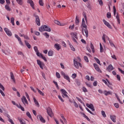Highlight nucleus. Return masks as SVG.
<instances>
[{
    "label": "nucleus",
    "instance_id": "1",
    "mask_svg": "<svg viewBox=\"0 0 124 124\" xmlns=\"http://www.w3.org/2000/svg\"><path fill=\"white\" fill-rule=\"evenodd\" d=\"M39 31L43 32V31H48V32H51V29L47 25H43L39 28Z\"/></svg>",
    "mask_w": 124,
    "mask_h": 124
},
{
    "label": "nucleus",
    "instance_id": "2",
    "mask_svg": "<svg viewBox=\"0 0 124 124\" xmlns=\"http://www.w3.org/2000/svg\"><path fill=\"white\" fill-rule=\"evenodd\" d=\"M82 26L84 29H85L84 30V32L86 34V37H88V36H89V31H88V29H87L88 27L87 26V25H86V22H85V19L84 18H82Z\"/></svg>",
    "mask_w": 124,
    "mask_h": 124
},
{
    "label": "nucleus",
    "instance_id": "3",
    "mask_svg": "<svg viewBox=\"0 0 124 124\" xmlns=\"http://www.w3.org/2000/svg\"><path fill=\"white\" fill-rule=\"evenodd\" d=\"M46 112L49 117H51V118H53V117H54V113H53V111H52V108H46Z\"/></svg>",
    "mask_w": 124,
    "mask_h": 124
},
{
    "label": "nucleus",
    "instance_id": "4",
    "mask_svg": "<svg viewBox=\"0 0 124 124\" xmlns=\"http://www.w3.org/2000/svg\"><path fill=\"white\" fill-rule=\"evenodd\" d=\"M61 75L63 77L64 79H65V80H67L70 83V78H69V76L68 75H66L65 73H64L63 71L61 72Z\"/></svg>",
    "mask_w": 124,
    "mask_h": 124
},
{
    "label": "nucleus",
    "instance_id": "5",
    "mask_svg": "<svg viewBox=\"0 0 124 124\" xmlns=\"http://www.w3.org/2000/svg\"><path fill=\"white\" fill-rule=\"evenodd\" d=\"M21 101L25 106L26 105H29L28 100H27V98L25 96H23V97L21 98Z\"/></svg>",
    "mask_w": 124,
    "mask_h": 124
},
{
    "label": "nucleus",
    "instance_id": "6",
    "mask_svg": "<svg viewBox=\"0 0 124 124\" xmlns=\"http://www.w3.org/2000/svg\"><path fill=\"white\" fill-rule=\"evenodd\" d=\"M33 16L34 17H35V22L37 26H40V19H39V16H36L35 14L33 15Z\"/></svg>",
    "mask_w": 124,
    "mask_h": 124
},
{
    "label": "nucleus",
    "instance_id": "7",
    "mask_svg": "<svg viewBox=\"0 0 124 124\" xmlns=\"http://www.w3.org/2000/svg\"><path fill=\"white\" fill-rule=\"evenodd\" d=\"M37 64L39 65L40 68H41V69H44L43 67L44 66V65H45L44 63L40 61V60H37Z\"/></svg>",
    "mask_w": 124,
    "mask_h": 124
},
{
    "label": "nucleus",
    "instance_id": "8",
    "mask_svg": "<svg viewBox=\"0 0 124 124\" xmlns=\"http://www.w3.org/2000/svg\"><path fill=\"white\" fill-rule=\"evenodd\" d=\"M93 65L95 68V69L98 72H99L100 73H102V71L100 69V68L98 66L97 64L96 63H93Z\"/></svg>",
    "mask_w": 124,
    "mask_h": 124
},
{
    "label": "nucleus",
    "instance_id": "9",
    "mask_svg": "<svg viewBox=\"0 0 124 124\" xmlns=\"http://www.w3.org/2000/svg\"><path fill=\"white\" fill-rule=\"evenodd\" d=\"M4 31L8 36H12V32L8 29L5 28H4Z\"/></svg>",
    "mask_w": 124,
    "mask_h": 124
},
{
    "label": "nucleus",
    "instance_id": "10",
    "mask_svg": "<svg viewBox=\"0 0 124 124\" xmlns=\"http://www.w3.org/2000/svg\"><path fill=\"white\" fill-rule=\"evenodd\" d=\"M103 22L104 25H105V26L108 27V29H110V30H112V26H111V25L109 23H108V22H107L105 19H103Z\"/></svg>",
    "mask_w": 124,
    "mask_h": 124
},
{
    "label": "nucleus",
    "instance_id": "11",
    "mask_svg": "<svg viewBox=\"0 0 124 124\" xmlns=\"http://www.w3.org/2000/svg\"><path fill=\"white\" fill-rule=\"evenodd\" d=\"M15 36L16 38H17V40L19 41V44L21 45V46H23L24 45L23 44V42H22V39H21V38L18 36L17 34H15Z\"/></svg>",
    "mask_w": 124,
    "mask_h": 124
},
{
    "label": "nucleus",
    "instance_id": "12",
    "mask_svg": "<svg viewBox=\"0 0 124 124\" xmlns=\"http://www.w3.org/2000/svg\"><path fill=\"white\" fill-rule=\"evenodd\" d=\"M61 92L63 94V97H64V96H65V97H68V95H67V92L66 91H65V90L62 89L61 90Z\"/></svg>",
    "mask_w": 124,
    "mask_h": 124
},
{
    "label": "nucleus",
    "instance_id": "13",
    "mask_svg": "<svg viewBox=\"0 0 124 124\" xmlns=\"http://www.w3.org/2000/svg\"><path fill=\"white\" fill-rule=\"evenodd\" d=\"M37 119H38V120L40 119V121H41V122L42 123H43L44 124H45V123H46V120H45V119H44V118H43L42 116H41L40 115H37Z\"/></svg>",
    "mask_w": 124,
    "mask_h": 124
},
{
    "label": "nucleus",
    "instance_id": "14",
    "mask_svg": "<svg viewBox=\"0 0 124 124\" xmlns=\"http://www.w3.org/2000/svg\"><path fill=\"white\" fill-rule=\"evenodd\" d=\"M27 3H30L31 7H32V8L33 9H34V3H33V1H32V0H27Z\"/></svg>",
    "mask_w": 124,
    "mask_h": 124
},
{
    "label": "nucleus",
    "instance_id": "15",
    "mask_svg": "<svg viewBox=\"0 0 124 124\" xmlns=\"http://www.w3.org/2000/svg\"><path fill=\"white\" fill-rule=\"evenodd\" d=\"M87 107H88V108H90V109H91L92 111H95L94 107H93V105L91 104H86Z\"/></svg>",
    "mask_w": 124,
    "mask_h": 124
},
{
    "label": "nucleus",
    "instance_id": "16",
    "mask_svg": "<svg viewBox=\"0 0 124 124\" xmlns=\"http://www.w3.org/2000/svg\"><path fill=\"white\" fill-rule=\"evenodd\" d=\"M54 47L55 48V49H56L57 51H60V50L62 49V46L59 44H55L54 45Z\"/></svg>",
    "mask_w": 124,
    "mask_h": 124
},
{
    "label": "nucleus",
    "instance_id": "17",
    "mask_svg": "<svg viewBox=\"0 0 124 124\" xmlns=\"http://www.w3.org/2000/svg\"><path fill=\"white\" fill-rule=\"evenodd\" d=\"M79 62L76 61V59H74V63L76 68H77V69L79 68Z\"/></svg>",
    "mask_w": 124,
    "mask_h": 124
},
{
    "label": "nucleus",
    "instance_id": "18",
    "mask_svg": "<svg viewBox=\"0 0 124 124\" xmlns=\"http://www.w3.org/2000/svg\"><path fill=\"white\" fill-rule=\"evenodd\" d=\"M34 50L36 53V55L38 57H40V52L38 51V48H37V46H34Z\"/></svg>",
    "mask_w": 124,
    "mask_h": 124
},
{
    "label": "nucleus",
    "instance_id": "19",
    "mask_svg": "<svg viewBox=\"0 0 124 124\" xmlns=\"http://www.w3.org/2000/svg\"><path fill=\"white\" fill-rule=\"evenodd\" d=\"M110 119L113 123H116V115H113L110 116Z\"/></svg>",
    "mask_w": 124,
    "mask_h": 124
},
{
    "label": "nucleus",
    "instance_id": "20",
    "mask_svg": "<svg viewBox=\"0 0 124 124\" xmlns=\"http://www.w3.org/2000/svg\"><path fill=\"white\" fill-rule=\"evenodd\" d=\"M33 101H34L36 106H37V107H39V106H40L39 103H38L37 100H36V99L35 98V97H34L33 98Z\"/></svg>",
    "mask_w": 124,
    "mask_h": 124
},
{
    "label": "nucleus",
    "instance_id": "21",
    "mask_svg": "<svg viewBox=\"0 0 124 124\" xmlns=\"http://www.w3.org/2000/svg\"><path fill=\"white\" fill-rule=\"evenodd\" d=\"M104 93L105 94V95H109V94H112V92L111 91H108L106 90H105L104 91Z\"/></svg>",
    "mask_w": 124,
    "mask_h": 124
},
{
    "label": "nucleus",
    "instance_id": "22",
    "mask_svg": "<svg viewBox=\"0 0 124 124\" xmlns=\"http://www.w3.org/2000/svg\"><path fill=\"white\" fill-rule=\"evenodd\" d=\"M108 71H112L114 68L113 67V65L112 64H109L107 68Z\"/></svg>",
    "mask_w": 124,
    "mask_h": 124
},
{
    "label": "nucleus",
    "instance_id": "23",
    "mask_svg": "<svg viewBox=\"0 0 124 124\" xmlns=\"http://www.w3.org/2000/svg\"><path fill=\"white\" fill-rule=\"evenodd\" d=\"M10 74H11V78L12 80H13L14 83H15L16 82L15 78H14V75L13 74V73L11 72Z\"/></svg>",
    "mask_w": 124,
    "mask_h": 124
},
{
    "label": "nucleus",
    "instance_id": "24",
    "mask_svg": "<svg viewBox=\"0 0 124 124\" xmlns=\"http://www.w3.org/2000/svg\"><path fill=\"white\" fill-rule=\"evenodd\" d=\"M18 121L20 122V124H27L26 123V121H25V120L22 119L18 118Z\"/></svg>",
    "mask_w": 124,
    "mask_h": 124
},
{
    "label": "nucleus",
    "instance_id": "25",
    "mask_svg": "<svg viewBox=\"0 0 124 124\" xmlns=\"http://www.w3.org/2000/svg\"><path fill=\"white\" fill-rule=\"evenodd\" d=\"M25 45L28 47V49H31V46L30 45V44L27 42V41H25Z\"/></svg>",
    "mask_w": 124,
    "mask_h": 124
},
{
    "label": "nucleus",
    "instance_id": "26",
    "mask_svg": "<svg viewBox=\"0 0 124 124\" xmlns=\"http://www.w3.org/2000/svg\"><path fill=\"white\" fill-rule=\"evenodd\" d=\"M116 18L117 19V22L118 23L119 25H120V24H121V20H120V16H119V15H118V14H117V16H116Z\"/></svg>",
    "mask_w": 124,
    "mask_h": 124
},
{
    "label": "nucleus",
    "instance_id": "27",
    "mask_svg": "<svg viewBox=\"0 0 124 124\" xmlns=\"http://www.w3.org/2000/svg\"><path fill=\"white\" fill-rule=\"evenodd\" d=\"M40 57H41V59H43V60H44L45 62H47V59H46V57H45V56H44L43 54H42V53L40 54Z\"/></svg>",
    "mask_w": 124,
    "mask_h": 124
},
{
    "label": "nucleus",
    "instance_id": "28",
    "mask_svg": "<svg viewBox=\"0 0 124 124\" xmlns=\"http://www.w3.org/2000/svg\"><path fill=\"white\" fill-rule=\"evenodd\" d=\"M54 54V52L53 51V50H49L48 52V56H50V57H52L53 56Z\"/></svg>",
    "mask_w": 124,
    "mask_h": 124
},
{
    "label": "nucleus",
    "instance_id": "29",
    "mask_svg": "<svg viewBox=\"0 0 124 124\" xmlns=\"http://www.w3.org/2000/svg\"><path fill=\"white\" fill-rule=\"evenodd\" d=\"M16 106L18 107V108H19V109H21L22 111H25V108H24V107H22L21 105L16 104Z\"/></svg>",
    "mask_w": 124,
    "mask_h": 124
},
{
    "label": "nucleus",
    "instance_id": "30",
    "mask_svg": "<svg viewBox=\"0 0 124 124\" xmlns=\"http://www.w3.org/2000/svg\"><path fill=\"white\" fill-rule=\"evenodd\" d=\"M69 46L70 47L71 50L73 51L74 52H75V51H76L75 47H74V46H72L71 44H70V43L69 44Z\"/></svg>",
    "mask_w": 124,
    "mask_h": 124
},
{
    "label": "nucleus",
    "instance_id": "31",
    "mask_svg": "<svg viewBox=\"0 0 124 124\" xmlns=\"http://www.w3.org/2000/svg\"><path fill=\"white\" fill-rule=\"evenodd\" d=\"M76 25H79V23H80V20H79V18H78V16L76 17Z\"/></svg>",
    "mask_w": 124,
    "mask_h": 124
},
{
    "label": "nucleus",
    "instance_id": "32",
    "mask_svg": "<svg viewBox=\"0 0 124 124\" xmlns=\"http://www.w3.org/2000/svg\"><path fill=\"white\" fill-rule=\"evenodd\" d=\"M106 37H108V36H106V35H105V34H104L102 36V39L105 43H106Z\"/></svg>",
    "mask_w": 124,
    "mask_h": 124
},
{
    "label": "nucleus",
    "instance_id": "33",
    "mask_svg": "<svg viewBox=\"0 0 124 124\" xmlns=\"http://www.w3.org/2000/svg\"><path fill=\"white\" fill-rule=\"evenodd\" d=\"M94 60L96 61V62L98 63V64H99L100 65H101V64H100V61L99 60V59H98L96 57H94Z\"/></svg>",
    "mask_w": 124,
    "mask_h": 124
},
{
    "label": "nucleus",
    "instance_id": "34",
    "mask_svg": "<svg viewBox=\"0 0 124 124\" xmlns=\"http://www.w3.org/2000/svg\"><path fill=\"white\" fill-rule=\"evenodd\" d=\"M37 91H38V92L41 95L44 96V93H43L41 91H40V90H39L38 88H37Z\"/></svg>",
    "mask_w": 124,
    "mask_h": 124
},
{
    "label": "nucleus",
    "instance_id": "35",
    "mask_svg": "<svg viewBox=\"0 0 124 124\" xmlns=\"http://www.w3.org/2000/svg\"><path fill=\"white\" fill-rule=\"evenodd\" d=\"M71 35H72V36H74V37H75V38H77V33H74V32H71L70 33Z\"/></svg>",
    "mask_w": 124,
    "mask_h": 124
},
{
    "label": "nucleus",
    "instance_id": "36",
    "mask_svg": "<svg viewBox=\"0 0 124 124\" xmlns=\"http://www.w3.org/2000/svg\"><path fill=\"white\" fill-rule=\"evenodd\" d=\"M91 48L92 50L93 53H94V47H93V43H91Z\"/></svg>",
    "mask_w": 124,
    "mask_h": 124
},
{
    "label": "nucleus",
    "instance_id": "37",
    "mask_svg": "<svg viewBox=\"0 0 124 124\" xmlns=\"http://www.w3.org/2000/svg\"><path fill=\"white\" fill-rule=\"evenodd\" d=\"M5 9H6V10H7L8 11H10V10H11V9L10 8V7H9V6H8V5H6L5 6Z\"/></svg>",
    "mask_w": 124,
    "mask_h": 124
},
{
    "label": "nucleus",
    "instance_id": "38",
    "mask_svg": "<svg viewBox=\"0 0 124 124\" xmlns=\"http://www.w3.org/2000/svg\"><path fill=\"white\" fill-rule=\"evenodd\" d=\"M15 20V19H14V17L11 18V22L12 23L13 26H15V23H14Z\"/></svg>",
    "mask_w": 124,
    "mask_h": 124
},
{
    "label": "nucleus",
    "instance_id": "39",
    "mask_svg": "<svg viewBox=\"0 0 124 124\" xmlns=\"http://www.w3.org/2000/svg\"><path fill=\"white\" fill-rule=\"evenodd\" d=\"M101 114L104 118H106V114L105 113V111H104V110H102Z\"/></svg>",
    "mask_w": 124,
    "mask_h": 124
},
{
    "label": "nucleus",
    "instance_id": "40",
    "mask_svg": "<svg viewBox=\"0 0 124 124\" xmlns=\"http://www.w3.org/2000/svg\"><path fill=\"white\" fill-rule=\"evenodd\" d=\"M16 1L18 4H20V5H22L23 4V0H16Z\"/></svg>",
    "mask_w": 124,
    "mask_h": 124
},
{
    "label": "nucleus",
    "instance_id": "41",
    "mask_svg": "<svg viewBox=\"0 0 124 124\" xmlns=\"http://www.w3.org/2000/svg\"><path fill=\"white\" fill-rule=\"evenodd\" d=\"M100 53H102L104 50H103V47H102V45H101V43H100Z\"/></svg>",
    "mask_w": 124,
    "mask_h": 124
},
{
    "label": "nucleus",
    "instance_id": "42",
    "mask_svg": "<svg viewBox=\"0 0 124 124\" xmlns=\"http://www.w3.org/2000/svg\"><path fill=\"white\" fill-rule=\"evenodd\" d=\"M26 115L28 117V118H29V119H32L31 115V113H30V112H27L26 113Z\"/></svg>",
    "mask_w": 124,
    "mask_h": 124
},
{
    "label": "nucleus",
    "instance_id": "43",
    "mask_svg": "<svg viewBox=\"0 0 124 124\" xmlns=\"http://www.w3.org/2000/svg\"><path fill=\"white\" fill-rule=\"evenodd\" d=\"M53 82L54 83V84L55 85L57 89H59V85H58V82H57L56 81L54 80L53 81Z\"/></svg>",
    "mask_w": 124,
    "mask_h": 124
},
{
    "label": "nucleus",
    "instance_id": "44",
    "mask_svg": "<svg viewBox=\"0 0 124 124\" xmlns=\"http://www.w3.org/2000/svg\"><path fill=\"white\" fill-rule=\"evenodd\" d=\"M54 23L56 24V25H58V26H62L61 24V22L58 20H55Z\"/></svg>",
    "mask_w": 124,
    "mask_h": 124
},
{
    "label": "nucleus",
    "instance_id": "45",
    "mask_svg": "<svg viewBox=\"0 0 124 124\" xmlns=\"http://www.w3.org/2000/svg\"><path fill=\"white\" fill-rule=\"evenodd\" d=\"M39 3L41 6H43V5H44V3H43V1L42 0H40L39 1Z\"/></svg>",
    "mask_w": 124,
    "mask_h": 124
},
{
    "label": "nucleus",
    "instance_id": "46",
    "mask_svg": "<svg viewBox=\"0 0 124 124\" xmlns=\"http://www.w3.org/2000/svg\"><path fill=\"white\" fill-rule=\"evenodd\" d=\"M61 118L64 121V122L65 124H66L67 123L66 119H65V118H64V116H63V115H61Z\"/></svg>",
    "mask_w": 124,
    "mask_h": 124
},
{
    "label": "nucleus",
    "instance_id": "47",
    "mask_svg": "<svg viewBox=\"0 0 124 124\" xmlns=\"http://www.w3.org/2000/svg\"><path fill=\"white\" fill-rule=\"evenodd\" d=\"M82 90L84 93H87L88 92V90H87V88H86L85 87H83Z\"/></svg>",
    "mask_w": 124,
    "mask_h": 124
},
{
    "label": "nucleus",
    "instance_id": "48",
    "mask_svg": "<svg viewBox=\"0 0 124 124\" xmlns=\"http://www.w3.org/2000/svg\"><path fill=\"white\" fill-rule=\"evenodd\" d=\"M43 35L46 36V38H49V34H48V33L47 32H45L44 33H43Z\"/></svg>",
    "mask_w": 124,
    "mask_h": 124
},
{
    "label": "nucleus",
    "instance_id": "49",
    "mask_svg": "<svg viewBox=\"0 0 124 124\" xmlns=\"http://www.w3.org/2000/svg\"><path fill=\"white\" fill-rule=\"evenodd\" d=\"M86 109L87 111H88V112H89V113L91 114V115H94V114H93V112L90 111V110L88 108H86Z\"/></svg>",
    "mask_w": 124,
    "mask_h": 124
},
{
    "label": "nucleus",
    "instance_id": "50",
    "mask_svg": "<svg viewBox=\"0 0 124 124\" xmlns=\"http://www.w3.org/2000/svg\"><path fill=\"white\" fill-rule=\"evenodd\" d=\"M98 2L101 6L103 5V2L102 1V0H98Z\"/></svg>",
    "mask_w": 124,
    "mask_h": 124
},
{
    "label": "nucleus",
    "instance_id": "51",
    "mask_svg": "<svg viewBox=\"0 0 124 124\" xmlns=\"http://www.w3.org/2000/svg\"><path fill=\"white\" fill-rule=\"evenodd\" d=\"M76 99H77V100H78V101H79V102H80V103H83V101H82V100H81V99H80L79 97H76Z\"/></svg>",
    "mask_w": 124,
    "mask_h": 124
},
{
    "label": "nucleus",
    "instance_id": "52",
    "mask_svg": "<svg viewBox=\"0 0 124 124\" xmlns=\"http://www.w3.org/2000/svg\"><path fill=\"white\" fill-rule=\"evenodd\" d=\"M76 77H77V75L76 74H73L72 75V78H73V79H75V78H76Z\"/></svg>",
    "mask_w": 124,
    "mask_h": 124
},
{
    "label": "nucleus",
    "instance_id": "53",
    "mask_svg": "<svg viewBox=\"0 0 124 124\" xmlns=\"http://www.w3.org/2000/svg\"><path fill=\"white\" fill-rule=\"evenodd\" d=\"M58 98H59V99L62 101V102H64V101L63 100L62 96H61V95H58Z\"/></svg>",
    "mask_w": 124,
    "mask_h": 124
},
{
    "label": "nucleus",
    "instance_id": "54",
    "mask_svg": "<svg viewBox=\"0 0 124 124\" xmlns=\"http://www.w3.org/2000/svg\"><path fill=\"white\" fill-rule=\"evenodd\" d=\"M0 88L2 90H3V91H4V87H3V85H2V84H1V83H0Z\"/></svg>",
    "mask_w": 124,
    "mask_h": 124
},
{
    "label": "nucleus",
    "instance_id": "55",
    "mask_svg": "<svg viewBox=\"0 0 124 124\" xmlns=\"http://www.w3.org/2000/svg\"><path fill=\"white\" fill-rule=\"evenodd\" d=\"M107 17L108 18V19H109V18H111V13H108L107 15Z\"/></svg>",
    "mask_w": 124,
    "mask_h": 124
},
{
    "label": "nucleus",
    "instance_id": "56",
    "mask_svg": "<svg viewBox=\"0 0 124 124\" xmlns=\"http://www.w3.org/2000/svg\"><path fill=\"white\" fill-rule=\"evenodd\" d=\"M18 55H19L20 56H23L24 57V54L22 51H18L17 52Z\"/></svg>",
    "mask_w": 124,
    "mask_h": 124
},
{
    "label": "nucleus",
    "instance_id": "57",
    "mask_svg": "<svg viewBox=\"0 0 124 124\" xmlns=\"http://www.w3.org/2000/svg\"><path fill=\"white\" fill-rule=\"evenodd\" d=\"M117 11V10L116 9V7L115 6H113V13L114 15H116V12Z\"/></svg>",
    "mask_w": 124,
    "mask_h": 124
},
{
    "label": "nucleus",
    "instance_id": "58",
    "mask_svg": "<svg viewBox=\"0 0 124 124\" xmlns=\"http://www.w3.org/2000/svg\"><path fill=\"white\" fill-rule=\"evenodd\" d=\"M8 121L9 122V123H10L11 124H14V122H13V120H12V119L9 118L8 119Z\"/></svg>",
    "mask_w": 124,
    "mask_h": 124
},
{
    "label": "nucleus",
    "instance_id": "59",
    "mask_svg": "<svg viewBox=\"0 0 124 124\" xmlns=\"http://www.w3.org/2000/svg\"><path fill=\"white\" fill-rule=\"evenodd\" d=\"M74 105L75 106V107H76V108H78V104H77V103H76V102H74Z\"/></svg>",
    "mask_w": 124,
    "mask_h": 124
},
{
    "label": "nucleus",
    "instance_id": "60",
    "mask_svg": "<svg viewBox=\"0 0 124 124\" xmlns=\"http://www.w3.org/2000/svg\"><path fill=\"white\" fill-rule=\"evenodd\" d=\"M84 59L85 61H86L87 62H89V59L87 56H84Z\"/></svg>",
    "mask_w": 124,
    "mask_h": 124
},
{
    "label": "nucleus",
    "instance_id": "61",
    "mask_svg": "<svg viewBox=\"0 0 124 124\" xmlns=\"http://www.w3.org/2000/svg\"><path fill=\"white\" fill-rule=\"evenodd\" d=\"M25 94L27 99H28V100L30 101V96H29V94H28L27 93H25Z\"/></svg>",
    "mask_w": 124,
    "mask_h": 124
},
{
    "label": "nucleus",
    "instance_id": "62",
    "mask_svg": "<svg viewBox=\"0 0 124 124\" xmlns=\"http://www.w3.org/2000/svg\"><path fill=\"white\" fill-rule=\"evenodd\" d=\"M56 77H57L58 78H61V75H60V73H59L58 72H56Z\"/></svg>",
    "mask_w": 124,
    "mask_h": 124
},
{
    "label": "nucleus",
    "instance_id": "63",
    "mask_svg": "<svg viewBox=\"0 0 124 124\" xmlns=\"http://www.w3.org/2000/svg\"><path fill=\"white\" fill-rule=\"evenodd\" d=\"M118 70L119 71H120L121 73H122V74H124V71H123V70H122L121 68H118Z\"/></svg>",
    "mask_w": 124,
    "mask_h": 124
},
{
    "label": "nucleus",
    "instance_id": "64",
    "mask_svg": "<svg viewBox=\"0 0 124 124\" xmlns=\"http://www.w3.org/2000/svg\"><path fill=\"white\" fill-rule=\"evenodd\" d=\"M114 106L116 108H119V104L118 103H115L114 104Z\"/></svg>",
    "mask_w": 124,
    "mask_h": 124
}]
</instances>
